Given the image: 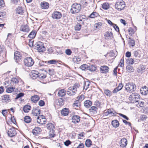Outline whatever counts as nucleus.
I'll return each instance as SVG.
<instances>
[{"instance_id": "ddd939ff", "label": "nucleus", "mask_w": 148, "mask_h": 148, "mask_svg": "<svg viewBox=\"0 0 148 148\" xmlns=\"http://www.w3.org/2000/svg\"><path fill=\"white\" fill-rule=\"evenodd\" d=\"M127 143V140L125 138L121 139L120 142V146L121 147H125Z\"/></svg>"}, {"instance_id": "f257e3e1", "label": "nucleus", "mask_w": 148, "mask_h": 148, "mask_svg": "<svg viewBox=\"0 0 148 148\" xmlns=\"http://www.w3.org/2000/svg\"><path fill=\"white\" fill-rule=\"evenodd\" d=\"M125 90L129 93H132L136 89V85L133 82H128L125 86Z\"/></svg>"}, {"instance_id": "c85d7f7f", "label": "nucleus", "mask_w": 148, "mask_h": 148, "mask_svg": "<svg viewBox=\"0 0 148 148\" xmlns=\"http://www.w3.org/2000/svg\"><path fill=\"white\" fill-rule=\"evenodd\" d=\"M36 34V31L35 30H33L29 34L28 37L31 38H35Z\"/></svg>"}, {"instance_id": "0eeeda50", "label": "nucleus", "mask_w": 148, "mask_h": 148, "mask_svg": "<svg viewBox=\"0 0 148 148\" xmlns=\"http://www.w3.org/2000/svg\"><path fill=\"white\" fill-rule=\"evenodd\" d=\"M0 54L3 59L5 60L6 57V51L3 45H0Z\"/></svg>"}, {"instance_id": "37998d69", "label": "nucleus", "mask_w": 148, "mask_h": 148, "mask_svg": "<svg viewBox=\"0 0 148 148\" xmlns=\"http://www.w3.org/2000/svg\"><path fill=\"white\" fill-rule=\"evenodd\" d=\"M73 60L75 63L78 64L79 63V62H80L81 59L80 58L76 57L73 58Z\"/></svg>"}, {"instance_id": "c756f323", "label": "nucleus", "mask_w": 148, "mask_h": 148, "mask_svg": "<svg viewBox=\"0 0 148 148\" xmlns=\"http://www.w3.org/2000/svg\"><path fill=\"white\" fill-rule=\"evenodd\" d=\"M110 7V5L109 3L105 2L102 4V8L104 10H108Z\"/></svg>"}, {"instance_id": "412c9836", "label": "nucleus", "mask_w": 148, "mask_h": 148, "mask_svg": "<svg viewBox=\"0 0 148 148\" xmlns=\"http://www.w3.org/2000/svg\"><path fill=\"white\" fill-rule=\"evenodd\" d=\"M40 5L42 8L44 9L48 8L49 6V3L45 1L42 2Z\"/></svg>"}, {"instance_id": "a878e982", "label": "nucleus", "mask_w": 148, "mask_h": 148, "mask_svg": "<svg viewBox=\"0 0 148 148\" xmlns=\"http://www.w3.org/2000/svg\"><path fill=\"white\" fill-rule=\"evenodd\" d=\"M66 95V91L64 89H61L59 90L58 94V96L63 97Z\"/></svg>"}, {"instance_id": "13d9d810", "label": "nucleus", "mask_w": 148, "mask_h": 148, "mask_svg": "<svg viewBox=\"0 0 148 148\" xmlns=\"http://www.w3.org/2000/svg\"><path fill=\"white\" fill-rule=\"evenodd\" d=\"M97 110V108L95 106H92L89 109L90 111L92 112L96 111Z\"/></svg>"}, {"instance_id": "1a4fd4ad", "label": "nucleus", "mask_w": 148, "mask_h": 148, "mask_svg": "<svg viewBox=\"0 0 148 148\" xmlns=\"http://www.w3.org/2000/svg\"><path fill=\"white\" fill-rule=\"evenodd\" d=\"M139 98L140 95L137 93H132L129 97V98L131 100L134 101L136 102L138 101V99Z\"/></svg>"}, {"instance_id": "9d476101", "label": "nucleus", "mask_w": 148, "mask_h": 148, "mask_svg": "<svg viewBox=\"0 0 148 148\" xmlns=\"http://www.w3.org/2000/svg\"><path fill=\"white\" fill-rule=\"evenodd\" d=\"M62 16L61 13L58 11H55L53 12L52 14V18L54 19H58L60 18Z\"/></svg>"}, {"instance_id": "5701e85b", "label": "nucleus", "mask_w": 148, "mask_h": 148, "mask_svg": "<svg viewBox=\"0 0 148 148\" xmlns=\"http://www.w3.org/2000/svg\"><path fill=\"white\" fill-rule=\"evenodd\" d=\"M80 102L79 100H77L74 101L72 105V106L75 108H79L80 106Z\"/></svg>"}, {"instance_id": "c03bdc74", "label": "nucleus", "mask_w": 148, "mask_h": 148, "mask_svg": "<svg viewBox=\"0 0 148 148\" xmlns=\"http://www.w3.org/2000/svg\"><path fill=\"white\" fill-rule=\"evenodd\" d=\"M88 66L86 64H84L80 66V69L82 70H88Z\"/></svg>"}, {"instance_id": "9b49d317", "label": "nucleus", "mask_w": 148, "mask_h": 148, "mask_svg": "<svg viewBox=\"0 0 148 148\" xmlns=\"http://www.w3.org/2000/svg\"><path fill=\"white\" fill-rule=\"evenodd\" d=\"M16 134V130L14 127L10 128L8 132V136L10 137H13L15 136Z\"/></svg>"}, {"instance_id": "6e6d98bb", "label": "nucleus", "mask_w": 148, "mask_h": 148, "mask_svg": "<svg viewBox=\"0 0 148 148\" xmlns=\"http://www.w3.org/2000/svg\"><path fill=\"white\" fill-rule=\"evenodd\" d=\"M68 90L70 91L71 93H72V94L73 95H75L76 93V91H75L73 90V89L72 87H69V88Z\"/></svg>"}, {"instance_id": "6ab92c4d", "label": "nucleus", "mask_w": 148, "mask_h": 148, "mask_svg": "<svg viewBox=\"0 0 148 148\" xmlns=\"http://www.w3.org/2000/svg\"><path fill=\"white\" fill-rule=\"evenodd\" d=\"M14 59L16 60H19L21 59V55L18 51H16L14 53Z\"/></svg>"}, {"instance_id": "2eb2a0df", "label": "nucleus", "mask_w": 148, "mask_h": 148, "mask_svg": "<svg viewBox=\"0 0 148 148\" xmlns=\"http://www.w3.org/2000/svg\"><path fill=\"white\" fill-rule=\"evenodd\" d=\"M21 31L24 32H28L29 30V27L27 25H22L20 27Z\"/></svg>"}, {"instance_id": "a19ab883", "label": "nucleus", "mask_w": 148, "mask_h": 148, "mask_svg": "<svg viewBox=\"0 0 148 148\" xmlns=\"http://www.w3.org/2000/svg\"><path fill=\"white\" fill-rule=\"evenodd\" d=\"M31 120L30 117L29 116H25L24 118V121L26 123H30Z\"/></svg>"}, {"instance_id": "58836bf2", "label": "nucleus", "mask_w": 148, "mask_h": 148, "mask_svg": "<svg viewBox=\"0 0 148 148\" xmlns=\"http://www.w3.org/2000/svg\"><path fill=\"white\" fill-rule=\"evenodd\" d=\"M47 61L44 62L43 61H40L39 62L38 64V66L40 67L42 66H46L47 65Z\"/></svg>"}, {"instance_id": "ea45409f", "label": "nucleus", "mask_w": 148, "mask_h": 148, "mask_svg": "<svg viewBox=\"0 0 148 148\" xmlns=\"http://www.w3.org/2000/svg\"><path fill=\"white\" fill-rule=\"evenodd\" d=\"M98 15V14L96 12H93L90 15L89 17L91 18H94L97 16Z\"/></svg>"}, {"instance_id": "864d4df0", "label": "nucleus", "mask_w": 148, "mask_h": 148, "mask_svg": "<svg viewBox=\"0 0 148 148\" xmlns=\"http://www.w3.org/2000/svg\"><path fill=\"white\" fill-rule=\"evenodd\" d=\"M81 27V25L79 23H78L75 26V30L79 31V30Z\"/></svg>"}, {"instance_id": "79ce46f5", "label": "nucleus", "mask_w": 148, "mask_h": 148, "mask_svg": "<svg viewBox=\"0 0 148 148\" xmlns=\"http://www.w3.org/2000/svg\"><path fill=\"white\" fill-rule=\"evenodd\" d=\"M96 69V67L93 65H90L88 66V70H89L91 71H95Z\"/></svg>"}, {"instance_id": "3c124183", "label": "nucleus", "mask_w": 148, "mask_h": 148, "mask_svg": "<svg viewBox=\"0 0 148 148\" xmlns=\"http://www.w3.org/2000/svg\"><path fill=\"white\" fill-rule=\"evenodd\" d=\"M129 44L130 46L133 47L135 45V41L134 40H131L129 41Z\"/></svg>"}, {"instance_id": "f8f14e48", "label": "nucleus", "mask_w": 148, "mask_h": 148, "mask_svg": "<svg viewBox=\"0 0 148 148\" xmlns=\"http://www.w3.org/2000/svg\"><path fill=\"white\" fill-rule=\"evenodd\" d=\"M104 36L106 40L111 39L113 38V35L111 32L107 31L105 33Z\"/></svg>"}, {"instance_id": "423d86ee", "label": "nucleus", "mask_w": 148, "mask_h": 148, "mask_svg": "<svg viewBox=\"0 0 148 148\" xmlns=\"http://www.w3.org/2000/svg\"><path fill=\"white\" fill-rule=\"evenodd\" d=\"M37 122L38 123L42 125L45 124L46 122V120L45 116L42 115H39L37 118Z\"/></svg>"}, {"instance_id": "5fc2aeb1", "label": "nucleus", "mask_w": 148, "mask_h": 148, "mask_svg": "<svg viewBox=\"0 0 148 148\" xmlns=\"http://www.w3.org/2000/svg\"><path fill=\"white\" fill-rule=\"evenodd\" d=\"M104 93L108 96H110L111 95V91L109 90H104Z\"/></svg>"}, {"instance_id": "39448f33", "label": "nucleus", "mask_w": 148, "mask_h": 148, "mask_svg": "<svg viewBox=\"0 0 148 148\" xmlns=\"http://www.w3.org/2000/svg\"><path fill=\"white\" fill-rule=\"evenodd\" d=\"M36 49H37L38 52H42L45 50V47L42 42H37L35 45Z\"/></svg>"}, {"instance_id": "cd10ccee", "label": "nucleus", "mask_w": 148, "mask_h": 148, "mask_svg": "<svg viewBox=\"0 0 148 148\" xmlns=\"http://www.w3.org/2000/svg\"><path fill=\"white\" fill-rule=\"evenodd\" d=\"M109 71V68L107 66H102V73H106L108 72Z\"/></svg>"}, {"instance_id": "f704fd0d", "label": "nucleus", "mask_w": 148, "mask_h": 148, "mask_svg": "<svg viewBox=\"0 0 148 148\" xmlns=\"http://www.w3.org/2000/svg\"><path fill=\"white\" fill-rule=\"evenodd\" d=\"M31 106L28 105H25L23 108V110L25 112H27L30 110Z\"/></svg>"}, {"instance_id": "49530a36", "label": "nucleus", "mask_w": 148, "mask_h": 148, "mask_svg": "<svg viewBox=\"0 0 148 148\" xmlns=\"http://www.w3.org/2000/svg\"><path fill=\"white\" fill-rule=\"evenodd\" d=\"M80 85L79 84L77 83H75L73 85V86L72 87L73 90L75 91H77V89L79 87Z\"/></svg>"}, {"instance_id": "6e6552de", "label": "nucleus", "mask_w": 148, "mask_h": 148, "mask_svg": "<svg viewBox=\"0 0 148 148\" xmlns=\"http://www.w3.org/2000/svg\"><path fill=\"white\" fill-rule=\"evenodd\" d=\"M117 114L118 113L112 109H108L104 111L103 115H108L109 114L110 116H116Z\"/></svg>"}, {"instance_id": "c9c22d12", "label": "nucleus", "mask_w": 148, "mask_h": 148, "mask_svg": "<svg viewBox=\"0 0 148 148\" xmlns=\"http://www.w3.org/2000/svg\"><path fill=\"white\" fill-rule=\"evenodd\" d=\"M38 77L41 79H43L46 77V75L42 73H38Z\"/></svg>"}, {"instance_id": "8fccbe9b", "label": "nucleus", "mask_w": 148, "mask_h": 148, "mask_svg": "<svg viewBox=\"0 0 148 148\" xmlns=\"http://www.w3.org/2000/svg\"><path fill=\"white\" fill-rule=\"evenodd\" d=\"M40 130V128L38 127H37L36 128H35L33 130H32V133L33 134L35 135H36L37 134H38V133L37 132V130Z\"/></svg>"}, {"instance_id": "338daca9", "label": "nucleus", "mask_w": 148, "mask_h": 148, "mask_svg": "<svg viewBox=\"0 0 148 148\" xmlns=\"http://www.w3.org/2000/svg\"><path fill=\"white\" fill-rule=\"evenodd\" d=\"M141 93L142 95H146L148 93V90H146V89H143V91L141 92Z\"/></svg>"}, {"instance_id": "7c9ffc66", "label": "nucleus", "mask_w": 148, "mask_h": 148, "mask_svg": "<svg viewBox=\"0 0 148 148\" xmlns=\"http://www.w3.org/2000/svg\"><path fill=\"white\" fill-rule=\"evenodd\" d=\"M145 69V66L143 65H140L139 67L137 70V72L139 73H142L144 71V70Z\"/></svg>"}, {"instance_id": "a211bd4d", "label": "nucleus", "mask_w": 148, "mask_h": 148, "mask_svg": "<svg viewBox=\"0 0 148 148\" xmlns=\"http://www.w3.org/2000/svg\"><path fill=\"white\" fill-rule=\"evenodd\" d=\"M38 72L36 71H33L31 73L30 76L33 79H35L38 77Z\"/></svg>"}, {"instance_id": "bf43d9fd", "label": "nucleus", "mask_w": 148, "mask_h": 148, "mask_svg": "<svg viewBox=\"0 0 148 148\" xmlns=\"http://www.w3.org/2000/svg\"><path fill=\"white\" fill-rule=\"evenodd\" d=\"M128 31L129 33V34L131 35L134 34V29L131 27H130Z\"/></svg>"}, {"instance_id": "2f4dec72", "label": "nucleus", "mask_w": 148, "mask_h": 148, "mask_svg": "<svg viewBox=\"0 0 148 148\" xmlns=\"http://www.w3.org/2000/svg\"><path fill=\"white\" fill-rule=\"evenodd\" d=\"M127 71L129 72H132L134 71V69L133 66L130 65H128L126 67Z\"/></svg>"}, {"instance_id": "7ed1b4c3", "label": "nucleus", "mask_w": 148, "mask_h": 148, "mask_svg": "<svg viewBox=\"0 0 148 148\" xmlns=\"http://www.w3.org/2000/svg\"><path fill=\"white\" fill-rule=\"evenodd\" d=\"M115 7L118 10L121 11L123 10L125 7V2L123 0H118L116 3Z\"/></svg>"}, {"instance_id": "f3484780", "label": "nucleus", "mask_w": 148, "mask_h": 148, "mask_svg": "<svg viewBox=\"0 0 148 148\" xmlns=\"http://www.w3.org/2000/svg\"><path fill=\"white\" fill-rule=\"evenodd\" d=\"M69 113V110L68 108H65L63 109L61 111V114L64 116H67Z\"/></svg>"}, {"instance_id": "a18cd8bd", "label": "nucleus", "mask_w": 148, "mask_h": 148, "mask_svg": "<svg viewBox=\"0 0 148 148\" xmlns=\"http://www.w3.org/2000/svg\"><path fill=\"white\" fill-rule=\"evenodd\" d=\"M133 54L136 57H138L139 58L140 57V51H134L133 53Z\"/></svg>"}, {"instance_id": "f03ea898", "label": "nucleus", "mask_w": 148, "mask_h": 148, "mask_svg": "<svg viewBox=\"0 0 148 148\" xmlns=\"http://www.w3.org/2000/svg\"><path fill=\"white\" fill-rule=\"evenodd\" d=\"M81 9V5L79 4L76 3H73L71 6L70 10L72 14H75L79 12Z\"/></svg>"}, {"instance_id": "e2e57ef3", "label": "nucleus", "mask_w": 148, "mask_h": 148, "mask_svg": "<svg viewBox=\"0 0 148 148\" xmlns=\"http://www.w3.org/2000/svg\"><path fill=\"white\" fill-rule=\"evenodd\" d=\"M47 64L48 63L50 64H55L56 62V61L54 60H51L48 61H47Z\"/></svg>"}, {"instance_id": "e433bc0d", "label": "nucleus", "mask_w": 148, "mask_h": 148, "mask_svg": "<svg viewBox=\"0 0 148 148\" xmlns=\"http://www.w3.org/2000/svg\"><path fill=\"white\" fill-rule=\"evenodd\" d=\"M15 89V87H10L7 88L6 91L8 93H11L14 91Z\"/></svg>"}, {"instance_id": "603ef678", "label": "nucleus", "mask_w": 148, "mask_h": 148, "mask_svg": "<svg viewBox=\"0 0 148 148\" xmlns=\"http://www.w3.org/2000/svg\"><path fill=\"white\" fill-rule=\"evenodd\" d=\"M127 62L130 64H133L134 62V59L132 58H129L127 60Z\"/></svg>"}, {"instance_id": "4c0bfd02", "label": "nucleus", "mask_w": 148, "mask_h": 148, "mask_svg": "<svg viewBox=\"0 0 148 148\" xmlns=\"http://www.w3.org/2000/svg\"><path fill=\"white\" fill-rule=\"evenodd\" d=\"M92 142L90 139H87L85 143L86 146L88 147H90L92 145Z\"/></svg>"}, {"instance_id": "4468645a", "label": "nucleus", "mask_w": 148, "mask_h": 148, "mask_svg": "<svg viewBox=\"0 0 148 148\" xmlns=\"http://www.w3.org/2000/svg\"><path fill=\"white\" fill-rule=\"evenodd\" d=\"M72 120L73 123H77L80 121V117L77 115H74L72 117Z\"/></svg>"}, {"instance_id": "774afa93", "label": "nucleus", "mask_w": 148, "mask_h": 148, "mask_svg": "<svg viewBox=\"0 0 148 148\" xmlns=\"http://www.w3.org/2000/svg\"><path fill=\"white\" fill-rule=\"evenodd\" d=\"M101 103L100 102L96 101L95 103V105L97 107H100L101 105Z\"/></svg>"}, {"instance_id": "473e14b6", "label": "nucleus", "mask_w": 148, "mask_h": 148, "mask_svg": "<svg viewBox=\"0 0 148 148\" xmlns=\"http://www.w3.org/2000/svg\"><path fill=\"white\" fill-rule=\"evenodd\" d=\"M40 110L34 109L32 110V113L34 116H38V115L40 114Z\"/></svg>"}, {"instance_id": "dca6fc26", "label": "nucleus", "mask_w": 148, "mask_h": 148, "mask_svg": "<svg viewBox=\"0 0 148 148\" xmlns=\"http://www.w3.org/2000/svg\"><path fill=\"white\" fill-rule=\"evenodd\" d=\"M9 95H5L2 97V99L3 102L8 103L9 102L10 100Z\"/></svg>"}, {"instance_id": "b1692460", "label": "nucleus", "mask_w": 148, "mask_h": 148, "mask_svg": "<svg viewBox=\"0 0 148 148\" xmlns=\"http://www.w3.org/2000/svg\"><path fill=\"white\" fill-rule=\"evenodd\" d=\"M92 104V102L89 100L85 101L84 102V106L86 108H89Z\"/></svg>"}, {"instance_id": "4be33fe9", "label": "nucleus", "mask_w": 148, "mask_h": 148, "mask_svg": "<svg viewBox=\"0 0 148 148\" xmlns=\"http://www.w3.org/2000/svg\"><path fill=\"white\" fill-rule=\"evenodd\" d=\"M47 129L52 130V132H54L53 129L55 128V127L53 124L52 123H49L47 124Z\"/></svg>"}, {"instance_id": "393cba45", "label": "nucleus", "mask_w": 148, "mask_h": 148, "mask_svg": "<svg viewBox=\"0 0 148 148\" xmlns=\"http://www.w3.org/2000/svg\"><path fill=\"white\" fill-rule=\"evenodd\" d=\"M16 14L21 15L24 13V10L22 8L18 7L16 9Z\"/></svg>"}, {"instance_id": "680f3d73", "label": "nucleus", "mask_w": 148, "mask_h": 148, "mask_svg": "<svg viewBox=\"0 0 148 148\" xmlns=\"http://www.w3.org/2000/svg\"><path fill=\"white\" fill-rule=\"evenodd\" d=\"M119 65L121 67H123L124 66V62L123 59H122L120 62V63Z\"/></svg>"}, {"instance_id": "20e7f679", "label": "nucleus", "mask_w": 148, "mask_h": 148, "mask_svg": "<svg viewBox=\"0 0 148 148\" xmlns=\"http://www.w3.org/2000/svg\"><path fill=\"white\" fill-rule=\"evenodd\" d=\"M25 65L27 66H31L34 64V61L31 57H27L24 60Z\"/></svg>"}, {"instance_id": "bb28decb", "label": "nucleus", "mask_w": 148, "mask_h": 148, "mask_svg": "<svg viewBox=\"0 0 148 148\" xmlns=\"http://www.w3.org/2000/svg\"><path fill=\"white\" fill-rule=\"evenodd\" d=\"M112 124L113 127L116 128L119 126V123L117 120H115L112 121Z\"/></svg>"}, {"instance_id": "4d7b16f0", "label": "nucleus", "mask_w": 148, "mask_h": 148, "mask_svg": "<svg viewBox=\"0 0 148 148\" xmlns=\"http://www.w3.org/2000/svg\"><path fill=\"white\" fill-rule=\"evenodd\" d=\"M64 104L63 100L62 99L60 98L58 100V105L59 106L63 105Z\"/></svg>"}, {"instance_id": "aec40b11", "label": "nucleus", "mask_w": 148, "mask_h": 148, "mask_svg": "<svg viewBox=\"0 0 148 148\" xmlns=\"http://www.w3.org/2000/svg\"><path fill=\"white\" fill-rule=\"evenodd\" d=\"M31 99L33 102L35 103L39 100L40 97L38 95H35L32 96L31 97Z\"/></svg>"}, {"instance_id": "de8ad7c7", "label": "nucleus", "mask_w": 148, "mask_h": 148, "mask_svg": "<svg viewBox=\"0 0 148 148\" xmlns=\"http://www.w3.org/2000/svg\"><path fill=\"white\" fill-rule=\"evenodd\" d=\"M6 16V13L4 12H0V19H2Z\"/></svg>"}, {"instance_id": "0e129e2a", "label": "nucleus", "mask_w": 148, "mask_h": 148, "mask_svg": "<svg viewBox=\"0 0 148 148\" xmlns=\"http://www.w3.org/2000/svg\"><path fill=\"white\" fill-rule=\"evenodd\" d=\"M65 52L67 55H70L72 53V51L70 49H68L65 50Z\"/></svg>"}, {"instance_id": "09e8293b", "label": "nucleus", "mask_w": 148, "mask_h": 148, "mask_svg": "<svg viewBox=\"0 0 148 148\" xmlns=\"http://www.w3.org/2000/svg\"><path fill=\"white\" fill-rule=\"evenodd\" d=\"M11 81L13 84H17L18 83L19 81L17 78H12L11 79Z\"/></svg>"}, {"instance_id": "69168bd1", "label": "nucleus", "mask_w": 148, "mask_h": 148, "mask_svg": "<svg viewBox=\"0 0 148 148\" xmlns=\"http://www.w3.org/2000/svg\"><path fill=\"white\" fill-rule=\"evenodd\" d=\"M123 86V84L122 83H121L119 84L118 86L117 87L120 91L122 89Z\"/></svg>"}, {"instance_id": "052dcab7", "label": "nucleus", "mask_w": 148, "mask_h": 148, "mask_svg": "<svg viewBox=\"0 0 148 148\" xmlns=\"http://www.w3.org/2000/svg\"><path fill=\"white\" fill-rule=\"evenodd\" d=\"M24 95V93L23 92H20L18 94L16 98V99H18L20 97H23Z\"/></svg>"}, {"instance_id": "72a5a7b5", "label": "nucleus", "mask_w": 148, "mask_h": 148, "mask_svg": "<svg viewBox=\"0 0 148 148\" xmlns=\"http://www.w3.org/2000/svg\"><path fill=\"white\" fill-rule=\"evenodd\" d=\"M115 53H114L112 51H111L109 53H108L107 54L105 55L104 56L106 57V56H108L111 57H115L116 55L115 54Z\"/></svg>"}]
</instances>
